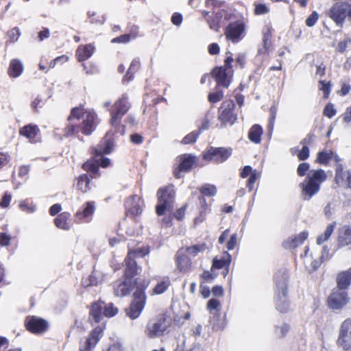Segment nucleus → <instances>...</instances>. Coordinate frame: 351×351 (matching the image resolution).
<instances>
[{"mask_svg":"<svg viewBox=\"0 0 351 351\" xmlns=\"http://www.w3.org/2000/svg\"><path fill=\"white\" fill-rule=\"evenodd\" d=\"M67 121L63 130V135L66 138L78 136L80 134L90 136L100 123L96 112L93 109L85 108L83 104L71 110Z\"/></svg>","mask_w":351,"mask_h":351,"instance_id":"f257e3e1","label":"nucleus"},{"mask_svg":"<svg viewBox=\"0 0 351 351\" xmlns=\"http://www.w3.org/2000/svg\"><path fill=\"white\" fill-rule=\"evenodd\" d=\"M104 106L109 108L108 111L110 115L109 124L111 130L107 132V134H109V137L112 138V136L116 134H120L121 136L124 135L125 127L121 123V120L131 106L128 95L126 94L122 95L112 105L110 101H106L104 104Z\"/></svg>","mask_w":351,"mask_h":351,"instance_id":"f03ea898","label":"nucleus"},{"mask_svg":"<svg viewBox=\"0 0 351 351\" xmlns=\"http://www.w3.org/2000/svg\"><path fill=\"white\" fill-rule=\"evenodd\" d=\"M114 145V138L109 137V134H106L99 144L90 148V154L93 156L82 165V168L85 171L90 173L91 178H97L100 176L97 158L110 154Z\"/></svg>","mask_w":351,"mask_h":351,"instance_id":"7ed1b4c3","label":"nucleus"},{"mask_svg":"<svg viewBox=\"0 0 351 351\" xmlns=\"http://www.w3.org/2000/svg\"><path fill=\"white\" fill-rule=\"evenodd\" d=\"M327 180V174L322 169L311 171L303 182L299 184L304 200H310L320 190L322 184Z\"/></svg>","mask_w":351,"mask_h":351,"instance_id":"20e7f679","label":"nucleus"},{"mask_svg":"<svg viewBox=\"0 0 351 351\" xmlns=\"http://www.w3.org/2000/svg\"><path fill=\"white\" fill-rule=\"evenodd\" d=\"M226 58L224 60L223 66H216L211 72V75L217 83L216 89L220 86L228 88L232 80L234 71L232 63L234 59L231 52L228 51L226 53Z\"/></svg>","mask_w":351,"mask_h":351,"instance_id":"39448f33","label":"nucleus"},{"mask_svg":"<svg viewBox=\"0 0 351 351\" xmlns=\"http://www.w3.org/2000/svg\"><path fill=\"white\" fill-rule=\"evenodd\" d=\"M158 202L156 206V213L158 216H162L167 213H171L173 208L176 191L173 185L170 184L160 187L157 191Z\"/></svg>","mask_w":351,"mask_h":351,"instance_id":"423d86ee","label":"nucleus"},{"mask_svg":"<svg viewBox=\"0 0 351 351\" xmlns=\"http://www.w3.org/2000/svg\"><path fill=\"white\" fill-rule=\"evenodd\" d=\"M148 285V280L136 282V290H135L133 294V301L130 306L125 309L127 315L132 319L137 318L144 308L146 302L145 290Z\"/></svg>","mask_w":351,"mask_h":351,"instance_id":"0eeeda50","label":"nucleus"},{"mask_svg":"<svg viewBox=\"0 0 351 351\" xmlns=\"http://www.w3.org/2000/svg\"><path fill=\"white\" fill-rule=\"evenodd\" d=\"M118 313V308L112 303L106 304L99 301L92 304L90 311V319L98 323L104 317H112Z\"/></svg>","mask_w":351,"mask_h":351,"instance_id":"6e6552de","label":"nucleus"},{"mask_svg":"<svg viewBox=\"0 0 351 351\" xmlns=\"http://www.w3.org/2000/svg\"><path fill=\"white\" fill-rule=\"evenodd\" d=\"M236 105L233 100L223 101L218 109V119L223 126L232 125L237 120Z\"/></svg>","mask_w":351,"mask_h":351,"instance_id":"1a4fd4ad","label":"nucleus"},{"mask_svg":"<svg viewBox=\"0 0 351 351\" xmlns=\"http://www.w3.org/2000/svg\"><path fill=\"white\" fill-rule=\"evenodd\" d=\"M231 148L210 147L202 153V159L206 162L219 164L227 160L232 155Z\"/></svg>","mask_w":351,"mask_h":351,"instance_id":"9d476101","label":"nucleus"},{"mask_svg":"<svg viewBox=\"0 0 351 351\" xmlns=\"http://www.w3.org/2000/svg\"><path fill=\"white\" fill-rule=\"evenodd\" d=\"M349 7L347 1H338L334 3L328 12V16L339 27H343L346 19L348 18Z\"/></svg>","mask_w":351,"mask_h":351,"instance_id":"9b49d317","label":"nucleus"},{"mask_svg":"<svg viewBox=\"0 0 351 351\" xmlns=\"http://www.w3.org/2000/svg\"><path fill=\"white\" fill-rule=\"evenodd\" d=\"M201 195L198 198L197 213L199 217H203L208 212L210 211L205 197H213L217 194V189L216 186L210 184H205L198 188Z\"/></svg>","mask_w":351,"mask_h":351,"instance_id":"f8f14e48","label":"nucleus"},{"mask_svg":"<svg viewBox=\"0 0 351 351\" xmlns=\"http://www.w3.org/2000/svg\"><path fill=\"white\" fill-rule=\"evenodd\" d=\"M180 163L173 171V176L179 179L182 172H189L197 166L198 158L191 154H184L179 156Z\"/></svg>","mask_w":351,"mask_h":351,"instance_id":"ddd939ff","label":"nucleus"},{"mask_svg":"<svg viewBox=\"0 0 351 351\" xmlns=\"http://www.w3.org/2000/svg\"><path fill=\"white\" fill-rule=\"evenodd\" d=\"M169 326L166 317L164 315L157 319L150 320L145 330V335L149 338H155L163 335Z\"/></svg>","mask_w":351,"mask_h":351,"instance_id":"4468645a","label":"nucleus"},{"mask_svg":"<svg viewBox=\"0 0 351 351\" xmlns=\"http://www.w3.org/2000/svg\"><path fill=\"white\" fill-rule=\"evenodd\" d=\"M245 29V23L243 20L230 23L225 29L224 34L227 40L233 43H238L242 38Z\"/></svg>","mask_w":351,"mask_h":351,"instance_id":"2eb2a0df","label":"nucleus"},{"mask_svg":"<svg viewBox=\"0 0 351 351\" xmlns=\"http://www.w3.org/2000/svg\"><path fill=\"white\" fill-rule=\"evenodd\" d=\"M337 344L343 350H348L351 348V319H346L341 324Z\"/></svg>","mask_w":351,"mask_h":351,"instance_id":"dca6fc26","label":"nucleus"},{"mask_svg":"<svg viewBox=\"0 0 351 351\" xmlns=\"http://www.w3.org/2000/svg\"><path fill=\"white\" fill-rule=\"evenodd\" d=\"M145 280L144 279H136L134 281L130 279H123L117 280L114 283V294L117 297H124L128 295L132 289L135 286L136 282Z\"/></svg>","mask_w":351,"mask_h":351,"instance_id":"f3484780","label":"nucleus"},{"mask_svg":"<svg viewBox=\"0 0 351 351\" xmlns=\"http://www.w3.org/2000/svg\"><path fill=\"white\" fill-rule=\"evenodd\" d=\"M349 302V298L346 291L334 289L328 298V305L332 309H339Z\"/></svg>","mask_w":351,"mask_h":351,"instance_id":"a211bd4d","label":"nucleus"},{"mask_svg":"<svg viewBox=\"0 0 351 351\" xmlns=\"http://www.w3.org/2000/svg\"><path fill=\"white\" fill-rule=\"evenodd\" d=\"M27 329L34 334H41L45 332L48 327L46 320L36 316H28L25 322Z\"/></svg>","mask_w":351,"mask_h":351,"instance_id":"6ab92c4d","label":"nucleus"},{"mask_svg":"<svg viewBox=\"0 0 351 351\" xmlns=\"http://www.w3.org/2000/svg\"><path fill=\"white\" fill-rule=\"evenodd\" d=\"M141 204H143V202L137 195L130 197L126 203V217L130 219L139 217L143 212Z\"/></svg>","mask_w":351,"mask_h":351,"instance_id":"aec40b11","label":"nucleus"},{"mask_svg":"<svg viewBox=\"0 0 351 351\" xmlns=\"http://www.w3.org/2000/svg\"><path fill=\"white\" fill-rule=\"evenodd\" d=\"M19 134L28 139L31 143L40 141V130L37 125L29 123L19 130Z\"/></svg>","mask_w":351,"mask_h":351,"instance_id":"412c9836","label":"nucleus"},{"mask_svg":"<svg viewBox=\"0 0 351 351\" xmlns=\"http://www.w3.org/2000/svg\"><path fill=\"white\" fill-rule=\"evenodd\" d=\"M274 282L276 285V292L283 293V295L287 294L289 274L285 268H281L274 275Z\"/></svg>","mask_w":351,"mask_h":351,"instance_id":"4be33fe9","label":"nucleus"},{"mask_svg":"<svg viewBox=\"0 0 351 351\" xmlns=\"http://www.w3.org/2000/svg\"><path fill=\"white\" fill-rule=\"evenodd\" d=\"M239 176L241 178H246L249 176L246 182V186L250 192L254 190V184L260 178V174L257 170L253 169L250 165L243 167L240 171Z\"/></svg>","mask_w":351,"mask_h":351,"instance_id":"5701e85b","label":"nucleus"},{"mask_svg":"<svg viewBox=\"0 0 351 351\" xmlns=\"http://www.w3.org/2000/svg\"><path fill=\"white\" fill-rule=\"evenodd\" d=\"M220 303L217 299H210L207 304V308L210 310L213 317L210 318V322L213 325V328L215 330H221L224 328V324L218 322L219 315L217 314L218 308Z\"/></svg>","mask_w":351,"mask_h":351,"instance_id":"b1692460","label":"nucleus"},{"mask_svg":"<svg viewBox=\"0 0 351 351\" xmlns=\"http://www.w3.org/2000/svg\"><path fill=\"white\" fill-rule=\"evenodd\" d=\"M95 51V47L93 43L80 45L75 51L76 59L79 62H84L89 59Z\"/></svg>","mask_w":351,"mask_h":351,"instance_id":"393cba45","label":"nucleus"},{"mask_svg":"<svg viewBox=\"0 0 351 351\" xmlns=\"http://www.w3.org/2000/svg\"><path fill=\"white\" fill-rule=\"evenodd\" d=\"M335 181L338 185L346 184L351 189V173L345 171L341 165H339L335 169Z\"/></svg>","mask_w":351,"mask_h":351,"instance_id":"a878e982","label":"nucleus"},{"mask_svg":"<svg viewBox=\"0 0 351 351\" xmlns=\"http://www.w3.org/2000/svg\"><path fill=\"white\" fill-rule=\"evenodd\" d=\"M125 278L132 280L137 274L138 269L136 261L132 258V252L128 253V256L125 259Z\"/></svg>","mask_w":351,"mask_h":351,"instance_id":"bb28decb","label":"nucleus"},{"mask_svg":"<svg viewBox=\"0 0 351 351\" xmlns=\"http://www.w3.org/2000/svg\"><path fill=\"white\" fill-rule=\"evenodd\" d=\"M331 160H334L336 162H339L341 160L338 155L332 150H323L317 153L315 161L326 166Z\"/></svg>","mask_w":351,"mask_h":351,"instance_id":"cd10ccee","label":"nucleus"},{"mask_svg":"<svg viewBox=\"0 0 351 351\" xmlns=\"http://www.w3.org/2000/svg\"><path fill=\"white\" fill-rule=\"evenodd\" d=\"M308 233L306 231H303L295 237L287 239L282 244L285 249H294L302 245L304 241L308 238Z\"/></svg>","mask_w":351,"mask_h":351,"instance_id":"c85d7f7f","label":"nucleus"},{"mask_svg":"<svg viewBox=\"0 0 351 351\" xmlns=\"http://www.w3.org/2000/svg\"><path fill=\"white\" fill-rule=\"evenodd\" d=\"M337 289L345 291L351 285V267L340 272L336 278Z\"/></svg>","mask_w":351,"mask_h":351,"instance_id":"c756f323","label":"nucleus"},{"mask_svg":"<svg viewBox=\"0 0 351 351\" xmlns=\"http://www.w3.org/2000/svg\"><path fill=\"white\" fill-rule=\"evenodd\" d=\"M195 208L197 210V202L193 200H189L183 206L177 209L176 212L173 213V217H174L176 219H182L184 217L186 211L192 213L194 211Z\"/></svg>","mask_w":351,"mask_h":351,"instance_id":"7c9ffc66","label":"nucleus"},{"mask_svg":"<svg viewBox=\"0 0 351 351\" xmlns=\"http://www.w3.org/2000/svg\"><path fill=\"white\" fill-rule=\"evenodd\" d=\"M338 244L341 247L351 244V227L344 226L339 230Z\"/></svg>","mask_w":351,"mask_h":351,"instance_id":"2f4dec72","label":"nucleus"},{"mask_svg":"<svg viewBox=\"0 0 351 351\" xmlns=\"http://www.w3.org/2000/svg\"><path fill=\"white\" fill-rule=\"evenodd\" d=\"M23 71V65L18 59H12L10 60L8 69V74L11 78H16L19 77Z\"/></svg>","mask_w":351,"mask_h":351,"instance_id":"473e14b6","label":"nucleus"},{"mask_svg":"<svg viewBox=\"0 0 351 351\" xmlns=\"http://www.w3.org/2000/svg\"><path fill=\"white\" fill-rule=\"evenodd\" d=\"M76 189L82 193L90 190V179L88 174L82 173L76 178Z\"/></svg>","mask_w":351,"mask_h":351,"instance_id":"72a5a7b5","label":"nucleus"},{"mask_svg":"<svg viewBox=\"0 0 351 351\" xmlns=\"http://www.w3.org/2000/svg\"><path fill=\"white\" fill-rule=\"evenodd\" d=\"M263 134V128L258 124H254L250 128L247 136L251 142L259 144L261 142Z\"/></svg>","mask_w":351,"mask_h":351,"instance_id":"f704fd0d","label":"nucleus"},{"mask_svg":"<svg viewBox=\"0 0 351 351\" xmlns=\"http://www.w3.org/2000/svg\"><path fill=\"white\" fill-rule=\"evenodd\" d=\"M276 308L280 313H285L291 309V305L287 300V293L283 295V293H276Z\"/></svg>","mask_w":351,"mask_h":351,"instance_id":"c9c22d12","label":"nucleus"},{"mask_svg":"<svg viewBox=\"0 0 351 351\" xmlns=\"http://www.w3.org/2000/svg\"><path fill=\"white\" fill-rule=\"evenodd\" d=\"M95 211V203L93 201L87 202L84 204L82 212L77 211L76 216L78 218L91 217Z\"/></svg>","mask_w":351,"mask_h":351,"instance_id":"e433bc0d","label":"nucleus"},{"mask_svg":"<svg viewBox=\"0 0 351 351\" xmlns=\"http://www.w3.org/2000/svg\"><path fill=\"white\" fill-rule=\"evenodd\" d=\"M231 262V256L225 252L220 259L215 258L213 261V267L221 269L222 267H228Z\"/></svg>","mask_w":351,"mask_h":351,"instance_id":"4c0bfd02","label":"nucleus"},{"mask_svg":"<svg viewBox=\"0 0 351 351\" xmlns=\"http://www.w3.org/2000/svg\"><path fill=\"white\" fill-rule=\"evenodd\" d=\"M335 226L336 223L335 222L331 224H329L324 230V232L323 234H319L317 237L316 243L317 245H322L325 241H328L330 237L331 234H332Z\"/></svg>","mask_w":351,"mask_h":351,"instance_id":"58836bf2","label":"nucleus"},{"mask_svg":"<svg viewBox=\"0 0 351 351\" xmlns=\"http://www.w3.org/2000/svg\"><path fill=\"white\" fill-rule=\"evenodd\" d=\"M291 152L292 155H296L298 160L301 161L307 160L310 156V149L308 146H303L301 149L291 148Z\"/></svg>","mask_w":351,"mask_h":351,"instance_id":"ea45409f","label":"nucleus"},{"mask_svg":"<svg viewBox=\"0 0 351 351\" xmlns=\"http://www.w3.org/2000/svg\"><path fill=\"white\" fill-rule=\"evenodd\" d=\"M171 282L169 277H165L153 289L152 294H162L170 286Z\"/></svg>","mask_w":351,"mask_h":351,"instance_id":"a19ab883","label":"nucleus"},{"mask_svg":"<svg viewBox=\"0 0 351 351\" xmlns=\"http://www.w3.org/2000/svg\"><path fill=\"white\" fill-rule=\"evenodd\" d=\"M101 333L102 328L101 327L95 328L90 335L89 337L86 339L88 344L90 346H95L101 336Z\"/></svg>","mask_w":351,"mask_h":351,"instance_id":"79ce46f5","label":"nucleus"},{"mask_svg":"<svg viewBox=\"0 0 351 351\" xmlns=\"http://www.w3.org/2000/svg\"><path fill=\"white\" fill-rule=\"evenodd\" d=\"M101 333L102 328L101 327L95 328L90 335L89 337L86 339L88 344L90 346H95L101 336Z\"/></svg>","mask_w":351,"mask_h":351,"instance_id":"37998d69","label":"nucleus"},{"mask_svg":"<svg viewBox=\"0 0 351 351\" xmlns=\"http://www.w3.org/2000/svg\"><path fill=\"white\" fill-rule=\"evenodd\" d=\"M319 90L323 92V97L327 99L331 92L332 83L330 81L326 82V80H319L318 82Z\"/></svg>","mask_w":351,"mask_h":351,"instance_id":"c03bdc74","label":"nucleus"},{"mask_svg":"<svg viewBox=\"0 0 351 351\" xmlns=\"http://www.w3.org/2000/svg\"><path fill=\"white\" fill-rule=\"evenodd\" d=\"M129 251L128 252H132V258L134 260L136 257H143L149 252V246H141L138 247L135 249H132L130 245H128Z\"/></svg>","mask_w":351,"mask_h":351,"instance_id":"a18cd8bd","label":"nucleus"},{"mask_svg":"<svg viewBox=\"0 0 351 351\" xmlns=\"http://www.w3.org/2000/svg\"><path fill=\"white\" fill-rule=\"evenodd\" d=\"M200 135V131L194 130L186 134L182 140L181 143L184 145L193 144L196 142Z\"/></svg>","mask_w":351,"mask_h":351,"instance_id":"49530a36","label":"nucleus"},{"mask_svg":"<svg viewBox=\"0 0 351 351\" xmlns=\"http://www.w3.org/2000/svg\"><path fill=\"white\" fill-rule=\"evenodd\" d=\"M19 206L22 211L27 213H32L34 212L36 208L35 205H34L29 199H25L21 202Z\"/></svg>","mask_w":351,"mask_h":351,"instance_id":"de8ad7c7","label":"nucleus"},{"mask_svg":"<svg viewBox=\"0 0 351 351\" xmlns=\"http://www.w3.org/2000/svg\"><path fill=\"white\" fill-rule=\"evenodd\" d=\"M223 97V92L217 89L216 92L210 93L208 95V100L211 104H215L221 101Z\"/></svg>","mask_w":351,"mask_h":351,"instance_id":"09e8293b","label":"nucleus"},{"mask_svg":"<svg viewBox=\"0 0 351 351\" xmlns=\"http://www.w3.org/2000/svg\"><path fill=\"white\" fill-rule=\"evenodd\" d=\"M254 5L255 15L265 14L269 12V8L265 3H254Z\"/></svg>","mask_w":351,"mask_h":351,"instance_id":"8fccbe9b","label":"nucleus"},{"mask_svg":"<svg viewBox=\"0 0 351 351\" xmlns=\"http://www.w3.org/2000/svg\"><path fill=\"white\" fill-rule=\"evenodd\" d=\"M289 330V326L283 323L280 326H275V334L280 338L285 337Z\"/></svg>","mask_w":351,"mask_h":351,"instance_id":"3c124183","label":"nucleus"},{"mask_svg":"<svg viewBox=\"0 0 351 351\" xmlns=\"http://www.w3.org/2000/svg\"><path fill=\"white\" fill-rule=\"evenodd\" d=\"M128 33H127V34L130 36L132 40H134L141 36L139 31V27L136 25H129L128 26Z\"/></svg>","mask_w":351,"mask_h":351,"instance_id":"603ef678","label":"nucleus"},{"mask_svg":"<svg viewBox=\"0 0 351 351\" xmlns=\"http://www.w3.org/2000/svg\"><path fill=\"white\" fill-rule=\"evenodd\" d=\"M88 22L92 24H102L104 20L97 15V13L94 11H88Z\"/></svg>","mask_w":351,"mask_h":351,"instance_id":"864d4df0","label":"nucleus"},{"mask_svg":"<svg viewBox=\"0 0 351 351\" xmlns=\"http://www.w3.org/2000/svg\"><path fill=\"white\" fill-rule=\"evenodd\" d=\"M337 113V110L334 108V105L331 103L326 104L324 107L323 114L329 119L333 117Z\"/></svg>","mask_w":351,"mask_h":351,"instance_id":"5fc2aeb1","label":"nucleus"},{"mask_svg":"<svg viewBox=\"0 0 351 351\" xmlns=\"http://www.w3.org/2000/svg\"><path fill=\"white\" fill-rule=\"evenodd\" d=\"M132 38L127 34H122L111 40L112 43L127 44L132 41Z\"/></svg>","mask_w":351,"mask_h":351,"instance_id":"6e6d98bb","label":"nucleus"},{"mask_svg":"<svg viewBox=\"0 0 351 351\" xmlns=\"http://www.w3.org/2000/svg\"><path fill=\"white\" fill-rule=\"evenodd\" d=\"M206 245H195L186 248V251L189 254L195 256L198 252H202L205 250Z\"/></svg>","mask_w":351,"mask_h":351,"instance_id":"4d7b16f0","label":"nucleus"},{"mask_svg":"<svg viewBox=\"0 0 351 351\" xmlns=\"http://www.w3.org/2000/svg\"><path fill=\"white\" fill-rule=\"evenodd\" d=\"M319 19V15L316 11H313L306 19L305 24L308 27H313L315 25Z\"/></svg>","mask_w":351,"mask_h":351,"instance_id":"13d9d810","label":"nucleus"},{"mask_svg":"<svg viewBox=\"0 0 351 351\" xmlns=\"http://www.w3.org/2000/svg\"><path fill=\"white\" fill-rule=\"evenodd\" d=\"M310 169V165L308 162L300 163L297 168V173L299 176L303 177Z\"/></svg>","mask_w":351,"mask_h":351,"instance_id":"bf43d9fd","label":"nucleus"},{"mask_svg":"<svg viewBox=\"0 0 351 351\" xmlns=\"http://www.w3.org/2000/svg\"><path fill=\"white\" fill-rule=\"evenodd\" d=\"M69 58L66 55H62L56 58H54L52 61H51L49 64L50 68H53L57 64H63L69 60Z\"/></svg>","mask_w":351,"mask_h":351,"instance_id":"052dcab7","label":"nucleus"},{"mask_svg":"<svg viewBox=\"0 0 351 351\" xmlns=\"http://www.w3.org/2000/svg\"><path fill=\"white\" fill-rule=\"evenodd\" d=\"M12 199V195L9 192H5L0 201V207L5 208L8 207Z\"/></svg>","mask_w":351,"mask_h":351,"instance_id":"680f3d73","label":"nucleus"},{"mask_svg":"<svg viewBox=\"0 0 351 351\" xmlns=\"http://www.w3.org/2000/svg\"><path fill=\"white\" fill-rule=\"evenodd\" d=\"M8 35L10 42H16L21 35L20 30L18 27L12 28L8 32Z\"/></svg>","mask_w":351,"mask_h":351,"instance_id":"e2e57ef3","label":"nucleus"},{"mask_svg":"<svg viewBox=\"0 0 351 351\" xmlns=\"http://www.w3.org/2000/svg\"><path fill=\"white\" fill-rule=\"evenodd\" d=\"M10 160V156L8 153L0 152V169L5 167Z\"/></svg>","mask_w":351,"mask_h":351,"instance_id":"0e129e2a","label":"nucleus"},{"mask_svg":"<svg viewBox=\"0 0 351 351\" xmlns=\"http://www.w3.org/2000/svg\"><path fill=\"white\" fill-rule=\"evenodd\" d=\"M350 43L351 38H347L342 41H340L337 45V51L341 53H343L348 47V44Z\"/></svg>","mask_w":351,"mask_h":351,"instance_id":"69168bd1","label":"nucleus"},{"mask_svg":"<svg viewBox=\"0 0 351 351\" xmlns=\"http://www.w3.org/2000/svg\"><path fill=\"white\" fill-rule=\"evenodd\" d=\"M351 90V86L349 84L342 83L341 88L337 91V94L340 96L347 95Z\"/></svg>","mask_w":351,"mask_h":351,"instance_id":"338daca9","label":"nucleus"},{"mask_svg":"<svg viewBox=\"0 0 351 351\" xmlns=\"http://www.w3.org/2000/svg\"><path fill=\"white\" fill-rule=\"evenodd\" d=\"M208 50L210 55H217L220 52V47L217 43H213L208 45Z\"/></svg>","mask_w":351,"mask_h":351,"instance_id":"774afa93","label":"nucleus"}]
</instances>
